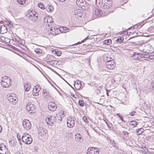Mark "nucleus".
Segmentation results:
<instances>
[{"mask_svg":"<svg viewBox=\"0 0 154 154\" xmlns=\"http://www.w3.org/2000/svg\"><path fill=\"white\" fill-rule=\"evenodd\" d=\"M137 124V122L135 121H132L130 122L129 126L133 127H134L136 126Z\"/></svg>","mask_w":154,"mask_h":154,"instance_id":"27","label":"nucleus"},{"mask_svg":"<svg viewBox=\"0 0 154 154\" xmlns=\"http://www.w3.org/2000/svg\"><path fill=\"white\" fill-rule=\"evenodd\" d=\"M48 107L50 110L54 111L56 110L57 106L54 103L51 102L49 103Z\"/></svg>","mask_w":154,"mask_h":154,"instance_id":"13","label":"nucleus"},{"mask_svg":"<svg viewBox=\"0 0 154 154\" xmlns=\"http://www.w3.org/2000/svg\"><path fill=\"white\" fill-rule=\"evenodd\" d=\"M43 21L45 23L47 22V23H49V21L48 20V19L47 17H44V20H43Z\"/></svg>","mask_w":154,"mask_h":154,"instance_id":"40","label":"nucleus"},{"mask_svg":"<svg viewBox=\"0 0 154 154\" xmlns=\"http://www.w3.org/2000/svg\"><path fill=\"white\" fill-rule=\"evenodd\" d=\"M35 51L36 53L38 54H40L42 52V50L40 49H35Z\"/></svg>","mask_w":154,"mask_h":154,"instance_id":"36","label":"nucleus"},{"mask_svg":"<svg viewBox=\"0 0 154 154\" xmlns=\"http://www.w3.org/2000/svg\"><path fill=\"white\" fill-rule=\"evenodd\" d=\"M67 126L70 128L72 127L75 124V121L72 116H70L67 119Z\"/></svg>","mask_w":154,"mask_h":154,"instance_id":"10","label":"nucleus"},{"mask_svg":"<svg viewBox=\"0 0 154 154\" xmlns=\"http://www.w3.org/2000/svg\"><path fill=\"white\" fill-rule=\"evenodd\" d=\"M82 119L85 122L87 123L88 122V121L87 118L86 116H83L82 118Z\"/></svg>","mask_w":154,"mask_h":154,"instance_id":"37","label":"nucleus"},{"mask_svg":"<svg viewBox=\"0 0 154 154\" xmlns=\"http://www.w3.org/2000/svg\"><path fill=\"white\" fill-rule=\"evenodd\" d=\"M60 133L62 134L63 132H65V131H59Z\"/></svg>","mask_w":154,"mask_h":154,"instance_id":"55","label":"nucleus"},{"mask_svg":"<svg viewBox=\"0 0 154 154\" xmlns=\"http://www.w3.org/2000/svg\"><path fill=\"white\" fill-rule=\"evenodd\" d=\"M71 95L73 97H75V95L74 94H72L71 93Z\"/></svg>","mask_w":154,"mask_h":154,"instance_id":"57","label":"nucleus"},{"mask_svg":"<svg viewBox=\"0 0 154 154\" xmlns=\"http://www.w3.org/2000/svg\"><path fill=\"white\" fill-rule=\"evenodd\" d=\"M124 139V140H125V138H123V140Z\"/></svg>","mask_w":154,"mask_h":154,"instance_id":"60","label":"nucleus"},{"mask_svg":"<svg viewBox=\"0 0 154 154\" xmlns=\"http://www.w3.org/2000/svg\"><path fill=\"white\" fill-rule=\"evenodd\" d=\"M75 138L76 141L81 142L82 140V136L79 133H77L75 135Z\"/></svg>","mask_w":154,"mask_h":154,"instance_id":"20","label":"nucleus"},{"mask_svg":"<svg viewBox=\"0 0 154 154\" xmlns=\"http://www.w3.org/2000/svg\"><path fill=\"white\" fill-rule=\"evenodd\" d=\"M95 92L97 94H98L100 93V91L98 89H96L95 90Z\"/></svg>","mask_w":154,"mask_h":154,"instance_id":"41","label":"nucleus"},{"mask_svg":"<svg viewBox=\"0 0 154 154\" xmlns=\"http://www.w3.org/2000/svg\"><path fill=\"white\" fill-rule=\"evenodd\" d=\"M6 152H0V154H6Z\"/></svg>","mask_w":154,"mask_h":154,"instance_id":"53","label":"nucleus"},{"mask_svg":"<svg viewBox=\"0 0 154 154\" xmlns=\"http://www.w3.org/2000/svg\"><path fill=\"white\" fill-rule=\"evenodd\" d=\"M24 87L26 91H28L31 88V85L29 83L26 82L25 83Z\"/></svg>","mask_w":154,"mask_h":154,"instance_id":"25","label":"nucleus"},{"mask_svg":"<svg viewBox=\"0 0 154 154\" xmlns=\"http://www.w3.org/2000/svg\"><path fill=\"white\" fill-rule=\"evenodd\" d=\"M113 146H116V143H113Z\"/></svg>","mask_w":154,"mask_h":154,"instance_id":"52","label":"nucleus"},{"mask_svg":"<svg viewBox=\"0 0 154 154\" xmlns=\"http://www.w3.org/2000/svg\"><path fill=\"white\" fill-rule=\"evenodd\" d=\"M48 33L49 34H52L53 35H56V32H54V28L52 27L49 28L48 29Z\"/></svg>","mask_w":154,"mask_h":154,"instance_id":"26","label":"nucleus"},{"mask_svg":"<svg viewBox=\"0 0 154 154\" xmlns=\"http://www.w3.org/2000/svg\"><path fill=\"white\" fill-rule=\"evenodd\" d=\"M47 130L43 128H40L39 130V134L42 137L46 134Z\"/></svg>","mask_w":154,"mask_h":154,"instance_id":"21","label":"nucleus"},{"mask_svg":"<svg viewBox=\"0 0 154 154\" xmlns=\"http://www.w3.org/2000/svg\"><path fill=\"white\" fill-rule=\"evenodd\" d=\"M8 31L7 29L5 26H0V32L1 34H3L6 32Z\"/></svg>","mask_w":154,"mask_h":154,"instance_id":"24","label":"nucleus"},{"mask_svg":"<svg viewBox=\"0 0 154 154\" xmlns=\"http://www.w3.org/2000/svg\"><path fill=\"white\" fill-rule=\"evenodd\" d=\"M74 86L75 88L77 90L80 89L81 87V83L80 81H76L74 82Z\"/></svg>","mask_w":154,"mask_h":154,"instance_id":"18","label":"nucleus"},{"mask_svg":"<svg viewBox=\"0 0 154 154\" xmlns=\"http://www.w3.org/2000/svg\"><path fill=\"white\" fill-rule=\"evenodd\" d=\"M4 146V147H5V148L6 146Z\"/></svg>","mask_w":154,"mask_h":154,"instance_id":"62","label":"nucleus"},{"mask_svg":"<svg viewBox=\"0 0 154 154\" xmlns=\"http://www.w3.org/2000/svg\"><path fill=\"white\" fill-rule=\"evenodd\" d=\"M22 124L24 128L26 130L30 129L31 127V124L28 120H24Z\"/></svg>","mask_w":154,"mask_h":154,"instance_id":"6","label":"nucleus"},{"mask_svg":"<svg viewBox=\"0 0 154 154\" xmlns=\"http://www.w3.org/2000/svg\"><path fill=\"white\" fill-rule=\"evenodd\" d=\"M8 101L10 103H12L13 104H14L17 101V99L16 97L11 95L9 96L7 98Z\"/></svg>","mask_w":154,"mask_h":154,"instance_id":"12","label":"nucleus"},{"mask_svg":"<svg viewBox=\"0 0 154 154\" xmlns=\"http://www.w3.org/2000/svg\"><path fill=\"white\" fill-rule=\"evenodd\" d=\"M119 118L122 122H125L122 116H121L120 117H119Z\"/></svg>","mask_w":154,"mask_h":154,"instance_id":"48","label":"nucleus"},{"mask_svg":"<svg viewBox=\"0 0 154 154\" xmlns=\"http://www.w3.org/2000/svg\"><path fill=\"white\" fill-rule=\"evenodd\" d=\"M26 108L29 112L31 113L35 112V105L32 104L30 102H28L26 105Z\"/></svg>","mask_w":154,"mask_h":154,"instance_id":"3","label":"nucleus"},{"mask_svg":"<svg viewBox=\"0 0 154 154\" xmlns=\"http://www.w3.org/2000/svg\"><path fill=\"white\" fill-rule=\"evenodd\" d=\"M3 22V21H0V23H2Z\"/></svg>","mask_w":154,"mask_h":154,"instance_id":"59","label":"nucleus"},{"mask_svg":"<svg viewBox=\"0 0 154 154\" xmlns=\"http://www.w3.org/2000/svg\"><path fill=\"white\" fill-rule=\"evenodd\" d=\"M45 121L49 125H52L55 122L54 116L52 117V116H50L49 117L45 119Z\"/></svg>","mask_w":154,"mask_h":154,"instance_id":"14","label":"nucleus"},{"mask_svg":"<svg viewBox=\"0 0 154 154\" xmlns=\"http://www.w3.org/2000/svg\"><path fill=\"white\" fill-rule=\"evenodd\" d=\"M123 39V38L121 37L117 39L116 40V42L117 43H120L122 42Z\"/></svg>","mask_w":154,"mask_h":154,"instance_id":"31","label":"nucleus"},{"mask_svg":"<svg viewBox=\"0 0 154 154\" xmlns=\"http://www.w3.org/2000/svg\"><path fill=\"white\" fill-rule=\"evenodd\" d=\"M116 115L119 118L121 116L120 115L119 113H116Z\"/></svg>","mask_w":154,"mask_h":154,"instance_id":"50","label":"nucleus"},{"mask_svg":"<svg viewBox=\"0 0 154 154\" xmlns=\"http://www.w3.org/2000/svg\"><path fill=\"white\" fill-rule=\"evenodd\" d=\"M26 0H17L18 3L21 5H23L25 3Z\"/></svg>","mask_w":154,"mask_h":154,"instance_id":"34","label":"nucleus"},{"mask_svg":"<svg viewBox=\"0 0 154 154\" xmlns=\"http://www.w3.org/2000/svg\"><path fill=\"white\" fill-rule=\"evenodd\" d=\"M9 25H11V23H10V22H9L8 23V26H9Z\"/></svg>","mask_w":154,"mask_h":154,"instance_id":"58","label":"nucleus"},{"mask_svg":"<svg viewBox=\"0 0 154 154\" xmlns=\"http://www.w3.org/2000/svg\"><path fill=\"white\" fill-rule=\"evenodd\" d=\"M17 137L18 140H20L21 139V136L19 134H17Z\"/></svg>","mask_w":154,"mask_h":154,"instance_id":"45","label":"nucleus"},{"mask_svg":"<svg viewBox=\"0 0 154 154\" xmlns=\"http://www.w3.org/2000/svg\"><path fill=\"white\" fill-rule=\"evenodd\" d=\"M2 147L1 146H0V152H3L2 151L3 150V149H2ZM4 150H5V149H4Z\"/></svg>","mask_w":154,"mask_h":154,"instance_id":"49","label":"nucleus"},{"mask_svg":"<svg viewBox=\"0 0 154 154\" xmlns=\"http://www.w3.org/2000/svg\"><path fill=\"white\" fill-rule=\"evenodd\" d=\"M74 14L75 15H77V16H80V15L81 14V12L80 9H76L75 10Z\"/></svg>","mask_w":154,"mask_h":154,"instance_id":"29","label":"nucleus"},{"mask_svg":"<svg viewBox=\"0 0 154 154\" xmlns=\"http://www.w3.org/2000/svg\"><path fill=\"white\" fill-rule=\"evenodd\" d=\"M143 129L142 128H140L139 129H138L136 130V132L138 134H142V133L143 132Z\"/></svg>","mask_w":154,"mask_h":154,"instance_id":"32","label":"nucleus"},{"mask_svg":"<svg viewBox=\"0 0 154 154\" xmlns=\"http://www.w3.org/2000/svg\"><path fill=\"white\" fill-rule=\"evenodd\" d=\"M84 0H77L76 3L78 5L81 6L82 9L85 10L88 8V7L86 6L87 5L86 3H85V2H84Z\"/></svg>","mask_w":154,"mask_h":154,"instance_id":"9","label":"nucleus"},{"mask_svg":"<svg viewBox=\"0 0 154 154\" xmlns=\"http://www.w3.org/2000/svg\"><path fill=\"white\" fill-rule=\"evenodd\" d=\"M45 9L48 12H51L54 10V7L52 5H48L45 7Z\"/></svg>","mask_w":154,"mask_h":154,"instance_id":"23","label":"nucleus"},{"mask_svg":"<svg viewBox=\"0 0 154 154\" xmlns=\"http://www.w3.org/2000/svg\"><path fill=\"white\" fill-rule=\"evenodd\" d=\"M56 54L58 56H60L61 55V52L58 51L57 52H56Z\"/></svg>","mask_w":154,"mask_h":154,"instance_id":"43","label":"nucleus"},{"mask_svg":"<svg viewBox=\"0 0 154 154\" xmlns=\"http://www.w3.org/2000/svg\"><path fill=\"white\" fill-rule=\"evenodd\" d=\"M132 59L135 60H139L142 61L143 60L144 57H142V55L140 53L136 52L134 53L133 55L131 56Z\"/></svg>","mask_w":154,"mask_h":154,"instance_id":"5","label":"nucleus"},{"mask_svg":"<svg viewBox=\"0 0 154 154\" xmlns=\"http://www.w3.org/2000/svg\"><path fill=\"white\" fill-rule=\"evenodd\" d=\"M136 113L135 111L133 110L131 112L129 113V115H130L131 116H134Z\"/></svg>","mask_w":154,"mask_h":154,"instance_id":"38","label":"nucleus"},{"mask_svg":"<svg viewBox=\"0 0 154 154\" xmlns=\"http://www.w3.org/2000/svg\"><path fill=\"white\" fill-rule=\"evenodd\" d=\"M93 13V16L94 17L95 16L96 18H98L101 16L102 12L99 9H96Z\"/></svg>","mask_w":154,"mask_h":154,"instance_id":"15","label":"nucleus"},{"mask_svg":"<svg viewBox=\"0 0 154 154\" xmlns=\"http://www.w3.org/2000/svg\"><path fill=\"white\" fill-rule=\"evenodd\" d=\"M88 36L87 37L85 38L84 39H83L81 41V42H85L86 40L88 39Z\"/></svg>","mask_w":154,"mask_h":154,"instance_id":"44","label":"nucleus"},{"mask_svg":"<svg viewBox=\"0 0 154 154\" xmlns=\"http://www.w3.org/2000/svg\"><path fill=\"white\" fill-rule=\"evenodd\" d=\"M82 43V42H77L75 44V45L80 44H81V43Z\"/></svg>","mask_w":154,"mask_h":154,"instance_id":"56","label":"nucleus"},{"mask_svg":"<svg viewBox=\"0 0 154 154\" xmlns=\"http://www.w3.org/2000/svg\"><path fill=\"white\" fill-rule=\"evenodd\" d=\"M112 42L111 40L110 39H106L103 41V44L105 45H109Z\"/></svg>","mask_w":154,"mask_h":154,"instance_id":"30","label":"nucleus"},{"mask_svg":"<svg viewBox=\"0 0 154 154\" xmlns=\"http://www.w3.org/2000/svg\"><path fill=\"white\" fill-rule=\"evenodd\" d=\"M105 90L106 91V95H107V96H109V93H108V91H109L110 90H108L106 88Z\"/></svg>","mask_w":154,"mask_h":154,"instance_id":"47","label":"nucleus"},{"mask_svg":"<svg viewBox=\"0 0 154 154\" xmlns=\"http://www.w3.org/2000/svg\"><path fill=\"white\" fill-rule=\"evenodd\" d=\"M38 6L42 9H45V7H44V5L42 3H40L39 4H38Z\"/></svg>","mask_w":154,"mask_h":154,"instance_id":"33","label":"nucleus"},{"mask_svg":"<svg viewBox=\"0 0 154 154\" xmlns=\"http://www.w3.org/2000/svg\"><path fill=\"white\" fill-rule=\"evenodd\" d=\"M88 154H99L100 150L99 148L97 147H91L88 149Z\"/></svg>","mask_w":154,"mask_h":154,"instance_id":"7","label":"nucleus"},{"mask_svg":"<svg viewBox=\"0 0 154 154\" xmlns=\"http://www.w3.org/2000/svg\"><path fill=\"white\" fill-rule=\"evenodd\" d=\"M42 93V95L44 97L46 98H48L51 97V94L46 90H43Z\"/></svg>","mask_w":154,"mask_h":154,"instance_id":"22","label":"nucleus"},{"mask_svg":"<svg viewBox=\"0 0 154 154\" xmlns=\"http://www.w3.org/2000/svg\"><path fill=\"white\" fill-rule=\"evenodd\" d=\"M56 115L55 116H54L55 122L60 123L62 120L61 116L59 114H56Z\"/></svg>","mask_w":154,"mask_h":154,"instance_id":"17","label":"nucleus"},{"mask_svg":"<svg viewBox=\"0 0 154 154\" xmlns=\"http://www.w3.org/2000/svg\"><path fill=\"white\" fill-rule=\"evenodd\" d=\"M59 30L61 33H65L68 32L69 31V29L66 27H61L59 29Z\"/></svg>","mask_w":154,"mask_h":154,"instance_id":"19","label":"nucleus"},{"mask_svg":"<svg viewBox=\"0 0 154 154\" xmlns=\"http://www.w3.org/2000/svg\"><path fill=\"white\" fill-rule=\"evenodd\" d=\"M79 105L81 106H84L83 101L82 100H79Z\"/></svg>","mask_w":154,"mask_h":154,"instance_id":"35","label":"nucleus"},{"mask_svg":"<svg viewBox=\"0 0 154 154\" xmlns=\"http://www.w3.org/2000/svg\"><path fill=\"white\" fill-rule=\"evenodd\" d=\"M124 139V140H125V138H123V140Z\"/></svg>","mask_w":154,"mask_h":154,"instance_id":"61","label":"nucleus"},{"mask_svg":"<svg viewBox=\"0 0 154 154\" xmlns=\"http://www.w3.org/2000/svg\"><path fill=\"white\" fill-rule=\"evenodd\" d=\"M2 128L1 125H0V132L2 130Z\"/></svg>","mask_w":154,"mask_h":154,"instance_id":"54","label":"nucleus"},{"mask_svg":"<svg viewBox=\"0 0 154 154\" xmlns=\"http://www.w3.org/2000/svg\"><path fill=\"white\" fill-rule=\"evenodd\" d=\"M39 86H36L34 87L33 88L32 94L34 96H38L39 95L38 92L40 90V88H39Z\"/></svg>","mask_w":154,"mask_h":154,"instance_id":"16","label":"nucleus"},{"mask_svg":"<svg viewBox=\"0 0 154 154\" xmlns=\"http://www.w3.org/2000/svg\"><path fill=\"white\" fill-rule=\"evenodd\" d=\"M122 134L126 137H127L128 135V133L127 131H123Z\"/></svg>","mask_w":154,"mask_h":154,"instance_id":"39","label":"nucleus"},{"mask_svg":"<svg viewBox=\"0 0 154 154\" xmlns=\"http://www.w3.org/2000/svg\"><path fill=\"white\" fill-rule=\"evenodd\" d=\"M65 154V153H64V154Z\"/></svg>","mask_w":154,"mask_h":154,"instance_id":"63","label":"nucleus"},{"mask_svg":"<svg viewBox=\"0 0 154 154\" xmlns=\"http://www.w3.org/2000/svg\"><path fill=\"white\" fill-rule=\"evenodd\" d=\"M149 91L150 92L154 91V82H152L151 83L149 88Z\"/></svg>","mask_w":154,"mask_h":154,"instance_id":"28","label":"nucleus"},{"mask_svg":"<svg viewBox=\"0 0 154 154\" xmlns=\"http://www.w3.org/2000/svg\"><path fill=\"white\" fill-rule=\"evenodd\" d=\"M54 32H56V35L58 34V28L54 27Z\"/></svg>","mask_w":154,"mask_h":154,"instance_id":"42","label":"nucleus"},{"mask_svg":"<svg viewBox=\"0 0 154 154\" xmlns=\"http://www.w3.org/2000/svg\"><path fill=\"white\" fill-rule=\"evenodd\" d=\"M149 58L153 60L154 58V56L153 55H151L149 56Z\"/></svg>","mask_w":154,"mask_h":154,"instance_id":"46","label":"nucleus"},{"mask_svg":"<svg viewBox=\"0 0 154 154\" xmlns=\"http://www.w3.org/2000/svg\"><path fill=\"white\" fill-rule=\"evenodd\" d=\"M112 3L111 0H100L99 4L103 8L108 9L112 7Z\"/></svg>","mask_w":154,"mask_h":154,"instance_id":"1","label":"nucleus"},{"mask_svg":"<svg viewBox=\"0 0 154 154\" xmlns=\"http://www.w3.org/2000/svg\"><path fill=\"white\" fill-rule=\"evenodd\" d=\"M28 135V134L26 135L25 134L21 137V140L23 142L27 144H30L32 141V138Z\"/></svg>","mask_w":154,"mask_h":154,"instance_id":"4","label":"nucleus"},{"mask_svg":"<svg viewBox=\"0 0 154 154\" xmlns=\"http://www.w3.org/2000/svg\"><path fill=\"white\" fill-rule=\"evenodd\" d=\"M38 16V15L35 11L30 12L28 14L29 18L33 21H35L37 20Z\"/></svg>","mask_w":154,"mask_h":154,"instance_id":"8","label":"nucleus"},{"mask_svg":"<svg viewBox=\"0 0 154 154\" xmlns=\"http://www.w3.org/2000/svg\"><path fill=\"white\" fill-rule=\"evenodd\" d=\"M106 65L107 67L109 69H112L115 66V63L113 60H109L106 61Z\"/></svg>","mask_w":154,"mask_h":154,"instance_id":"11","label":"nucleus"},{"mask_svg":"<svg viewBox=\"0 0 154 154\" xmlns=\"http://www.w3.org/2000/svg\"><path fill=\"white\" fill-rule=\"evenodd\" d=\"M5 79L2 80L1 82L2 85L3 87L8 88L11 84V81L10 79H8V77L7 78L5 76Z\"/></svg>","mask_w":154,"mask_h":154,"instance_id":"2","label":"nucleus"},{"mask_svg":"<svg viewBox=\"0 0 154 154\" xmlns=\"http://www.w3.org/2000/svg\"><path fill=\"white\" fill-rule=\"evenodd\" d=\"M64 152H62L61 151H58V154H64Z\"/></svg>","mask_w":154,"mask_h":154,"instance_id":"51","label":"nucleus"}]
</instances>
